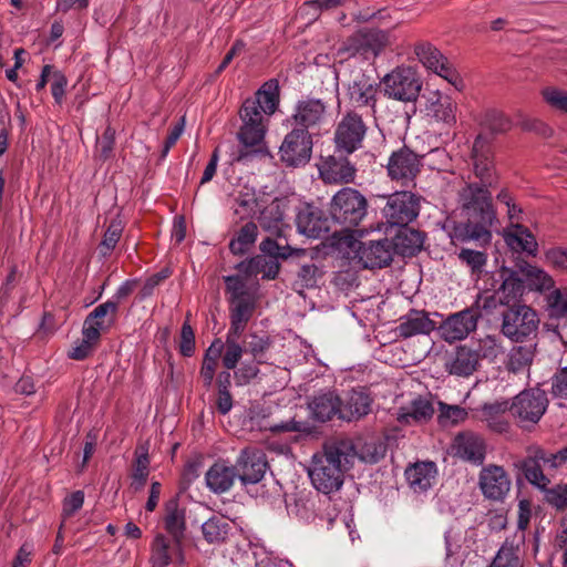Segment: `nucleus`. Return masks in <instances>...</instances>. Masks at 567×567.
Masks as SVG:
<instances>
[{"label": "nucleus", "instance_id": "obj_1", "mask_svg": "<svg viewBox=\"0 0 567 567\" xmlns=\"http://www.w3.org/2000/svg\"><path fill=\"white\" fill-rule=\"evenodd\" d=\"M491 188L477 182H465L458 189L457 204L464 220L452 221L449 233L452 243L491 244L492 228L498 223Z\"/></svg>", "mask_w": 567, "mask_h": 567}, {"label": "nucleus", "instance_id": "obj_2", "mask_svg": "<svg viewBox=\"0 0 567 567\" xmlns=\"http://www.w3.org/2000/svg\"><path fill=\"white\" fill-rule=\"evenodd\" d=\"M354 457L355 446L351 440L324 443L322 451L312 456L308 471L313 487L323 494L339 491Z\"/></svg>", "mask_w": 567, "mask_h": 567}, {"label": "nucleus", "instance_id": "obj_3", "mask_svg": "<svg viewBox=\"0 0 567 567\" xmlns=\"http://www.w3.org/2000/svg\"><path fill=\"white\" fill-rule=\"evenodd\" d=\"M252 105V101L245 100L239 109L241 120V125L237 132L239 147L233 158L236 163L246 164L256 156L266 154L264 141L267 131L264 121L265 113Z\"/></svg>", "mask_w": 567, "mask_h": 567}, {"label": "nucleus", "instance_id": "obj_4", "mask_svg": "<svg viewBox=\"0 0 567 567\" xmlns=\"http://www.w3.org/2000/svg\"><path fill=\"white\" fill-rule=\"evenodd\" d=\"M368 207V199L360 190L342 187L329 203V217L343 231H351L367 217Z\"/></svg>", "mask_w": 567, "mask_h": 567}, {"label": "nucleus", "instance_id": "obj_5", "mask_svg": "<svg viewBox=\"0 0 567 567\" xmlns=\"http://www.w3.org/2000/svg\"><path fill=\"white\" fill-rule=\"evenodd\" d=\"M380 198L384 200L382 218L389 227L409 226L420 214L422 196L410 190H396Z\"/></svg>", "mask_w": 567, "mask_h": 567}, {"label": "nucleus", "instance_id": "obj_6", "mask_svg": "<svg viewBox=\"0 0 567 567\" xmlns=\"http://www.w3.org/2000/svg\"><path fill=\"white\" fill-rule=\"evenodd\" d=\"M539 318L526 305H512L502 312V333L514 342H524L537 334Z\"/></svg>", "mask_w": 567, "mask_h": 567}, {"label": "nucleus", "instance_id": "obj_7", "mask_svg": "<svg viewBox=\"0 0 567 567\" xmlns=\"http://www.w3.org/2000/svg\"><path fill=\"white\" fill-rule=\"evenodd\" d=\"M327 121V103L321 99L306 97L297 101L286 123L288 127H295L315 136H320Z\"/></svg>", "mask_w": 567, "mask_h": 567}, {"label": "nucleus", "instance_id": "obj_8", "mask_svg": "<svg viewBox=\"0 0 567 567\" xmlns=\"http://www.w3.org/2000/svg\"><path fill=\"white\" fill-rule=\"evenodd\" d=\"M368 125L355 110L347 111L336 125L333 142L336 151L350 155L363 147Z\"/></svg>", "mask_w": 567, "mask_h": 567}, {"label": "nucleus", "instance_id": "obj_9", "mask_svg": "<svg viewBox=\"0 0 567 567\" xmlns=\"http://www.w3.org/2000/svg\"><path fill=\"white\" fill-rule=\"evenodd\" d=\"M548 398L544 390L533 388L524 390L509 401L511 414L520 427L537 424L548 408Z\"/></svg>", "mask_w": 567, "mask_h": 567}, {"label": "nucleus", "instance_id": "obj_10", "mask_svg": "<svg viewBox=\"0 0 567 567\" xmlns=\"http://www.w3.org/2000/svg\"><path fill=\"white\" fill-rule=\"evenodd\" d=\"M390 43L389 32L374 28H363L348 37L339 49L349 56L360 55L368 60L378 56Z\"/></svg>", "mask_w": 567, "mask_h": 567}, {"label": "nucleus", "instance_id": "obj_11", "mask_svg": "<svg viewBox=\"0 0 567 567\" xmlns=\"http://www.w3.org/2000/svg\"><path fill=\"white\" fill-rule=\"evenodd\" d=\"M382 83L388 97L402 102L415 101L422 87L416 72L410 66L395 68L383 78Z\"/></svg>", "mask_w": 567, "mask_h": 567}, {"label": "nucleus", "instance_id": "obj_12", "mask_svg": "<svg viewBox=\"0 0 567 567\" xmlns=\"http://www.w3.org/2000/svg\"><path fill=\"white\" fill-rule=\"evenodd\" d=\"M316 136L301 130L290 127L280 147V161L288 167H300L308 164L312 156Z\"/></svg>", "mask_w": 567, "mask_h": 567}, {"label": "nucleus", "instance_id": "obj_13", "mask_svg": "<svg viewBox=\"0 0 567 567\" xmlns=\"http://www.w3.org/2000/svg\"><path fill=\"white\" fill-rule=\"evenodd\" d=\"M473 172L478 185L495 187L498 176L495 171L492 147L487 137L477 135L472 147Z\"/></svg>", "mask_w": 567, "mask_h": 567}, {"label": "nucleus", "instance_id": "obj_14", "mask_svg": "<svg viewBox=\"0 0 567 567\" xmlns=\"http://www.w3.org/2000/svg\"><path fill=\"white\" fill-rule=\"evenodd\" d=\"M480 317V310L474 307L452 313L440 324V333L447 342L463 340L476 329Z\"/></svg>", "mask_w": 567, "mask_h": 567}, {"label": "nucleus", "instance_id": "obj_15", "mask_svg": "<svg viewBox=\"0 0 567 567\" xmlns=\"http://www.w3.org/2000/svg\"><path fill=\"white\" fill-rule=\"evenodd\" d=\"M238 473L237 478L241 485H255L259 483L267 471L268 463L262 451L257 449H244L234 465Z\"/></svg>", "mask_w": 567, "mask_h": 567}, {"label": "nucleus", "instance_id": "obj_16", "mask_svg": "<svg viewBox=\"0 0 567 567\" xmlns=\"http://www.w3.org/2000/svg\"><path fill=\"white\" fill-rule=\"evenodd\" d=\"M511 478L501 465L483 466L478 475V486L485 498L502 502L511 489Z\"/></svg>", "mask_w": 567, "mask_h": 567}, {"label": "nucleus", "instance_id": "obj_17", "mask_svg": "<svg viewBox=\"0 0 567 567\" xmlns=\"http://www.w3.org/2000/svg\"><path fill=\"white\" fill-rule=\"evenodd\" d=\"M330 218L313 204H303L298 208L296 225L300 234L309 238L324 237L330 231Z\"/></svg>", "mask_w": 567, "mask_h": 567}, {"label": "nucleus", "instance_id": "obj_18", "mask_svg": "<svg viewBox=\"0 0 567 567\" xmlns=\"http://www.w3.org/2000/svg\"><path fill=\"white\" fill-rule=\"evenodd\" d=\"M421 156L406 146L394 151L386 165L388 174L392 181L410 182L420 173Z\"/></svg>", "mask_w": 567, "mask_h": 567}, {"label": "nucleus", "instance_id": "obj_19", "mask_svg": "<svg viewBox=\"0 0 567 567\" xmlns=\"http://www.w3.org/2000/svg\"><path fill=\"white\" fill-rule=\"evenodd\" d=\"M378 91V84L369 75L360 73L348 84L347 96L353 107H368L374 114Z\"/></svg>", "mask_w": 567, "mask_h": 567}, {"label": "nucleus", "instance_id": "obj_20", "mask_svg": "<svg viewBox=\"0 0 567 567\" xmlns=\"http://www.w3.org/2000/svg\"><path fill=\"white\" fill-rule=\"evenodd\" d=\"M359 261L367 269L384 268L393 259L394 250L388 238L361 243L358 248Z\"/></svg>", "mask_w": 567, "mask_h": 567}, {"label": "nucleus", "instance_id": "obj_21", "mask_svg": "<svg viewBox=\"0 0 567 567\" xmlns=\"http://www.w3.org/2000/svg\"><path fill=\"white\" fill-rule=\"evenodd\" d=\"M453 450L455 456L474 465H482L486 455L484 440L473 432L458 433L454 437Z\"/></svg>", "mask_w": 567, "mask_h": 567}, {"label": "nucleus", "instance_id": "obj_22", "mask_svg": "<svg viewBox=\"0 0 567 567\" xmlns=\"http://www.w3.org/2000/svg\"><path fill=\"white\" fill-rule=\"evenodd\" d=\"M399 321L394 332L402 339L430 334L436 328L435 322L425 310L411 309L406 315L400 317Z\"/></svg>", "mask_w": 567, "mask_h": 567}, {"label": "nucleus", "instance_id": "obj_23", "mask_svg": "<svg viewBox=\"0 0 567 567\" xmlns=\"http://www.w3.org/2000/svg\"><path fill=\"white\" fill-rule=\"evenodd\" d=\"M372 402L373 399L365 388L348 391L346 398L341 399L340 419L350 422L368 415L371 411Z\"/></svg>", "mask_w": 567, "mask_h": 567}, {"label": "nucleus", "instance_id": "obj_24", "mask_svg": "<svg viewBox=\"0 0 567 567\" xmlns=\"http://www.w3.org/2000/svg\"><path fill=\"white\" fill-rule=\"evenodd\" d=\"M238 473L226 461H216L205 473L206 487L214 494H224L234 486Z\"/></svg>", "mask_w": 567, "mask_h": 567}, {"label": "nucleus", "instance_id": "obj_25", "mask_svg": "<svg viewBox=\"0 0 567 567\" xmlns=\"http://www.w3.org/2000/svg\"><path fill=\"white\" fill-rule=\"evenodd\" d=\"M308 405L313 420L318 422H327L334 416L340 419L341 399L334 390L318 392Z\"/></svg>", "mask_w": 567, "mask_h": 567}, {"label": "nucleus", "instance_id": "obj_26", "mask_svg": "<svg viewBox=\"0 0 567 567\" xmlns=\"http://www.w3.org/2000/svg\"><path fill=\"white\" fill-rule=\"evenodd\" d=\"M544 457V450L536 447L529 451V454L515 462L514 466L524 475L527 482L539 489H546L549 485V478L543 472V463L540 460Z\"/></svg>", "mask_w": 567, "mask_h": 567}, {"label": "nucleus", "instance_id": "obj_27", "mask_svg": "<svg viewBox=\"0 0 567 567\" xmlns=\"http://www.w3.org/2000/svg\"><path fill=\"white\" fill-rule=\"evenodd\" d=\"M164 525L167 533L175 543L174 550L178 553L181 561L183 560L182 540L186 530L185 508H181L178 499L172 498L165 504Z\"/></svg>", "mask_w": 567, "mask_h": 567}, {"label": "nucleus", "instance_id": "obj_28", "mask_svg": "<svg viewBox=\"0 0 567 567\" xmlns=\"http://www.w3.org/2000/svg\"><path fill=\"white\" fill-rule=\"evenodd\" d=\"M355 172V167L347 157L329 156L320 169V175L327 183L349 184L354 181Z\"/></svg>", "mask_w": 567, "mask_h": 567}, {"label": "nucleus", "instance_id": "obj_29", "mask_svg": "<svg viewBox=\"0 0 567 567\" xmlns=\"http://www.w3.org/2000/svg\"><path fill=\"white\" fill-rule=\"evenodd\" d=\"M236 268L246 277L261 275L262 279L274 280L279 274L280 264L270 255L262 252L239 262Z\"/></svg>", "mask_w": 567, "mask_h": 567}, {"label": "nucleus", "instance_id": "obj_30", "mask_svg": "<svg viewBox=\"0 0 567 567\" xmlns=\"http://www.w3.org/2000/svg\"><path fill=\"white\" fill-rule=\"evenodd\" d=\"M390 243L395 254L402 257H413L423 247L424 234L409 226L398 227V231Z\"/></svg>", "mask_w": 567, "mask_h": 567}, {"label": "nucleus", "instance_id": "obj_31", "mask_svg": "<svg viewBox=\"0 0 567 567\" xmlns=\"http://www.w3.org/2000/svg\"><path fill=\"white\" fill-rule=\"evenodd\" d=\"M481 420L485 422L489 430L496 433H506L509 429V422L505 417V413H511L509 400H495L494 402L484 403L480 406Z\"/></svg>", "mask_w": 567, "mask_h": 567}, {"label": "nucleus", "instance_id": "obj_32", "mask_svg": "<svg viewBox=\"0 0 567 567\" xmlns=\"http://www.w3.org/2000/svg\"><path fill=\"white\" fill-rule=\"evenodd\" d=\"M404 474L409 486L415 493H423L432 487L437 468L432 461L416 462L410 465Z\"/></svg>", "mask_w": 567, "mask_h": 567}, {"label": "nucleus", "instance_id": "obj_33", "mask_svg": "<svg viewBox=\"0 0 567 567\" xmlns=\"http://www.w3.org/2000/svg\"><path fill=\"white\" fill-rule=\"evenodd\" d=\"M503 237L513 251L526 252L529 256H536L538 251V243L535 236L522 224H515L512 229L504 230Z\"/></svg>", "mask_w": 567, "mask_h": 567}, {"label": "nucleus", "instance_id": "obj_34", "mask_svg": "<svg viewBox=\"0 0 567 567\" xmlns=\"http://www.w3.org/2000/svg\"><path fill=\"white\" fill-rule=\"evenodd\" d=\"M499 277L503 280L498 289V295L502 298V305L507 306L517 305L516 301L523 296L525 284L523 277L517 271L506 267L499 270Z\"/></svg>", "mask_w": 567, "mask_h": 567}, {"label": "nucleus", "instance_id": "obj_35", "mask_svg": "<svg viewBox=\"0 0 567 567\" xmlns=\"http://www.w3.org/2000/svg\"><path fill=\"white\" fill-rule=\"evenodd\" d=\"M254 102L252 106L264 112L266 115H272L280 102V87L277 79L266 81L255 93L254 96L247 97Z\"/></svg>", "mask_w": 567, "mask_h": 567}, {"label": "nucleus", "instance_id": "obj_36", "mask_svg": "<svg viewBox=\"0 0 567 567\" xmlns=\"http://www.w3.org/2000/svg\"><path fill=\"white\" fill-rule=\"evenodd\" d=\"M426 111L436 122L447 126L456 123V103L447 95L433 92L427 100Z\"/></svg>", "mask_w": 567, "mask_h": 567}, {"label": "nucleus", "instance_id": "obj_37", "mask_svg": "<svg viewBox=\"0 0 567 567\" xmlns=\"http://www.w3.org/2000/svg\"><path fill=\"white\" fill-rule=\"evenodd\" d=\"M478 363L480 354L474 349L460 346L456 348L452 359L446 363V369L451 374L468 377L476 371Z\"/></svg>", "mask_w": 567, "mask_h": 567}, {"label": "nucleus", "instance_id": "obj_38", "mask_svg": "<svg viewBox=\"0 0 567 567\" xmlns=\"http://www.w3.org/2000/svg\"><path fill=\"white\" fill-rule=\"evenodd\" d=\"M117 311L115 302L107 300L86 316L83 328L86 330L94 328L101 334V331L109 329L115 322Z\"/></svg>", "mask_w": 567, "mask_h": 567}, {"label": "nucleus", "instance_id": "obj_39", "mask_svg": "<svg viewBox=\"0 0 567 567\" xmlns=\"http://www.w3.org/2000/svg\"><path fill=\"white\" fill-rule=\"evenodd\" d=\"M272 343V339L266 332L258 333L254 331L245 334L241 341L245 354L251 355L257 362H267L266 354Z\"/></svg>", "mask_w": 567, "mask_h": 567}, {"label": "nucleus", "instance_id": "obj_40", "mask_svg": "<svg viewBox=\"0 0 567 567\" xmlns=\"http://www.w3.org/2000/svg\"><path fill=\"white\" fill-rule=\"evenodd\" d=\"M434 408L432 402L423 396L414 399L408 408H401L398 420L401 423L426 422L432 419Z\"/></svg>", "mask_w": 567, "mask_h": 567}, {"label": "nucleus", "instance_id": "obj_41", "mask_svg": "<svg viewBox=\"0 0 567 567\" xmlns=\"http://www.w3.org/2000/svg\"><path fill=\"white\" fill-rule=\"evenodd\" d=\"M281 238L282 237L278 239L271 237L265 238L259 245L260 251L270 255V257H274L278 261L279 259L287 260L289 258L299 259L307 255L306 249L291 247L287 241L282 244Z\"/></svg>", "mask_w": 567, "mask_h": 567}, {"label": "nucleus", "instance_id": "obj_42", "mask_svg": "<svg viewBox=\"0 0 567 567\" xmlns=\"http://www.w3.org/2000/svg\"><path fill=\"white\" fill-rule=\"evenodd\" d=\"M519 271L525 287L527 286L530 290L544 291L554 287V279L545 270L536 266L525 261L523 265H519Z\"/></svg>", "mask_w": 567, "mask_h": 567}, {"label": "nucleus", "instance_id": "obj_43", "mask_svg": "<svg viewBox=\"0 0 567 567\" xmlns=\"http://www.w3.org/2000/svg\"><path fill=\"white\" fill-rule=\"evenodd\" d=\"M258 236V227L254 221L243 225L231 238L229 250L234 255H244L255 244Z\"/></svg>", "mask_w": 567, "mask_h": 567}, {"label": "nucleus", "instance_id": "obj_44", "mask_svg": "<svg viewBox=\"0 0 567 567\" xmlns=\"http://www.w3.org/2000/svg\"><path fill=\"white\" fill-rule=\"evenodd\" d=\"M535 354V347L532 344L515 346L508 353L506 369L508 372L519 373L529 368Z\"/></svg>", "mask_w": 567, "mask_h": 567}, {"label": "nucleus", "instance_id": "obj_45", "mask_svg": "<svg viewBox=\"0 0 567 567\" xmlns=\"http://www.w3.org/2000/svg\"><path fill=\"white\" fill-rule=\"evenodd\" d=\"M230 532V525L224 517L213 516L202 525L204 539L209 544L224 543Z\"/></svg>", "mask_w": 567, "mask_h": 567}, {"label": "nucleus", "instance_id": "obj_46", "mask_svg": "<svg viewBox=\"0 0 567 567\" xmlns=\"http://www.w3.org/2000/svg\"><path fill=\"white\" fill-rule=\"evenodd\" d=\"M82 340L78 341L69 351L68 355L70 359L81 361L89 358L101 338L100 333L94 328L89 330L82 328Z\"/></svg>", "mask_w": 567, "mask_h": 567}, {"label": "nucleus", "instance_id": "obj_47", "mask_svg": "<svg viewBox=\"0 0 567 567\" xmlns=\"http://www.w3.org/2000/svg\"><path fill=\"white\" fill-rule=\"evenodd\" d=\"M259 223L265 230L276 235L277 238L282 237L285 227L284 213L278 205L265 208L259 217Z\"/></svg>", "mask_w": 567, "mask_h": 567}, {"label": "nucleus", "instance_id": "obj_48", "mask_svg": "<svg viewBox=\"0 0 567 567\" xmlns=\"http://www.w3.org/2000/svg\"><path fill=\"white\" fill-rule=\"evenodd\" d=\"M123 230L124 223L118 216L110 221V225L103 235V239L99 245V252L102 257L111 255L121 239Z\"/></svg>", "mask_w": 567, "mask_h": 567}, {"label": "nucleus", "instance_id": "obj_49", "mask_svg": "<svg viewBox=\"0 0 567 567\" xmlns=\"http://www.w3.org/2000/svg\"><path fill=\"white\" fill-rule=\"evenodd\" d=\"M150 561L152 567H167L172 563L169 540L162 534L153 540Z\"/></svg>", "mask_w": 567, "mask_h": 567}, {"label": "nucleus", "instance_id": "obj_50", "mask_svg": "<svg viewBox=\"0 0 567 567\" xmlns=\"http://www.w3.org/2000/svg\"><path fill=\"white\" fill-rule=\"evenodd\" d=\"M414 52L420 62L429 70L434 71L446 59L441 51L429 42H420L415 45Z\"/></svg>", "mask_w": 567, "mask_h": 567}, {"label": "nucleus", "instance_id": "obj_51", "mask_svg": "<svg viewBox=\"0 0 567 567\" xmlns=\"http://www.w3.org/2000/svg\"><path fill=\"white\" fill-rule=\"evenodd\" d=\"M234 200V214L238 216L240 220L252 217L256 214L258 200L252 189L239 192Z\"/></svg>", "mask_w": 567, "mask_h": 567}, {"label": "nucleus", "instance_id": "obj_52", "mask_svg": "<svg viewBox=\"0 0 567 567\" xmlns=\"http://www.w3.org/2000/svg\"><path fill=\"white\" fill-rule=\"evenodd\" d=\"M440 413L437 421L442 426H454L467 419V411L460 405H450L439 402Z\"/></svg>", "mask_w": 567, "mask_h": 567}, {"label": "nucleus", "instance_id": "obj_53", "mask_svg": "<svg viewBox=\"0 0 567 567\" xmlns=\"http://www.w3.org/2000/svg\"><path fill=\"white\" fill-rule=\"evenodd\" d=\"M481 124L493 134L505 133L512 126L509 118L498 110H487L482 117Z\"/></svg>", "mask_w": 567, "mask_h": 567}, {"label": "nucleus", "instance_id": "obj_54", "mask_svg": "<svg viewBox=\"0 0 567 567\" xmlns=\"http://www.w3.org/2000/svg\"><path fill=\"white\" fill-rule=\"evenodd\" d=\"M520 559L513 544L507 540L497 550L487 567H519Z\"/></svg>", "mask_w": 567, "mask_h": 567}, {"label": "nucleus", "instance_id": "obj_55", "mask_svg": "<svg viewBox=\"0 0 567 567\" xmlns=\"http://www.w3.org/2000/svg\"><path fill=\"white\" fill-rule=\"evenodd\" d=\"M150 474V457L147 451L137 454L133 465L132 486L138 491L146 484Z\"/></svg>", "mask_w": 567, "mask_h": 567}, {"label": "nucleus", "instance_id": "obj_56", "mask_svg": "<svg viewBox=\"0 0 567 567\" xmlns=\"http://www.w3.org/2000/svg\"><path fill=\"white\" fill-rule=\"evenodd\" d=\"M321 275L322 272L313 261L300 264L297 270L296 285L300 288H313L317 286V281Z\"/></svg>", "mask_w": 567, "mask_h": 567}, {"label": "nucleus", "instance_id": "obj_57", "mask_svg": "<svg viewBox=\"0 0 567 567\" xmlns=\"http://www.w3.org/2000/svg\"><path fill=\"white\" fill-rule=\"evenodd\" d=\"M115 134V128L107 125L102 135L96 138L95 155L99 159L105 162L113 156Z\"/></svg>", "mask_w": 567, "mask_h": 567}, {"label": "nucleus", "instance_id": "obj_58", "mask_svg": "<svg viewBox=\"0 0 567 567\" xmlns=\"http://www.w3.org/2000/svg\"><path fill=\"white\" fill-rule=\"evenodd\" d=\"M547 311L550 318L556 319L567 313V289H555L548 295Z\"/></svg>", "mask_w": 567, "mask_h": 567}, {"label": "nucleus", "instance_id": "obj_59", "mask_svg": "<svg viewBox=\"0 0 567 567\" xmlns=\"http://www.w3.org/2000/svg\"><path fill=\"white\" fill-rule=\"evenodd\" d=\"M256 300L254 297L229 302V319H237L249 322L254 316Z\"/></svg>", "mask_w": 567, "mask_h": 567}, {"label": "nucleus", "instance_id": "obj_60", "mask_svg": "<svg viewBox=\"0 0 567 567\" xmlns=\"http://www.w3.org/2000/svg\"><path fill=\"white\" fill-rule=\"evenodd\" d=\"M224 346L221 357L223 367L226 370H235L245 354V348H243L241 343L233 340L224 341Z\"/></svg>", "mask_w": 567, "mask_h": 567}, {"label": "nucleus", "instance_id": "obj_61", "mask_svg": "<svg viewBox=\"0 0 567 567\" xmlns=\"http://www.w3.org/2000/svg\"><path fill=\"white\" fill-rule=\"evenodd\" d=\"M265 362H257L252 359L250 361H243L240 367L234 370V378L237 385H246L250 383L259 374V365Z\"/></svg>", "mask_w": 567, "mask_h": 567}, {"label": "nucleus", "instance_id": "obj_62", "mask_svg": "<svg viewBox=\"0 0 567 567\" xmlns=\"http://www.w3.org/2000/svg\"><path fill=\"white\" fill-rule=\"evenodd\" d=\"M474 350L480 354V360L487 359L489 361H494L503 353V347L498 342L497 338L493 336H486L481 339L477 349Z\"/></svg>", "mask_w": 567, "mask_h": 567}, {"label": "nucleus", "instance_id": "obj_63", "mask_svg": "<svg viewBox=\"0 0 567 567\" xmlns=\"http://www.w3.org/2000/svg\"><path fill=\"white\" fill-rule=\"evenodd\" d=\"M384 454V445L374 441L364 442L360 446L359 451L355 450V456L358 455L360 460L369 464L378 463L381 458H383Z\"/></svg>", "mask_w": 567, "mask_h": 567}, {"label": "nucleus", "instance_id": "obj_64", "mask_svg": "<svg viewBox=\"0 0 567 567\" xmlns=\"http://www.w3.org/2000/svg\"><path fill=\"white\" fill-rule=\"evenodd\" d=\"M224 281L226 286V292L229 293L228 302L252 297L247 290L244 280L239 276H226Z\"/></svg>", "mask_w": 567, "mask_h": 567}]
</instances>
